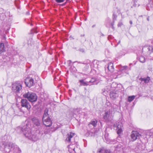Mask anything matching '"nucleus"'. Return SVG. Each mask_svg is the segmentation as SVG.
<instances>
[{
	"instance_id": "ea45409f",
	"label": "nucleus",
	"mask_w": 153,
	"mask_h": 153,
	"mask_svg": "<svg viewBox=\"0 0 153 153\" xmlns=\"http://www.w3.org/2000/svg\"><path fill=\"white\" fill-rule=\"evenodd\" d=\"M68 62H69V65H70V64H71V61L69 60V61H68Z\"/></svg>"
},
{
	"instance_id": "ddd939ff",
	"label": "nucleus",
	"mask_w": 153,
	"mask_h": 153,
	"mask_svg": "<svg viewBox=\"0 0 153 153\" xmlns=\"http://www.w3.org/2000/svg\"><path fill=\"white\" fill-rule=\"evenodd\" d=\"M21 150L17 145H15L12 149L10 150L9 152V153H21Z\"/></svg>"
},
{
	"instance_id": "e433bc0d",
	"label": "nucleus",
	"mask_w": 153,
	"mask_h": 153,
	"mask_svg": "<svg viewBox=\"0 0 153 153\" xmlns=\"http://www.w3.org/2000/svg\"><path fill=\"white\" fill-rule=\"evenodd\" d=\"M79 51H80L82 52H84L85 51L84 50L83 48L80 49Z\"/></svg>"
},
{
	"instance_id": "79ce46f5",
	"label": "nucleus",
	"mask_w": 153,
	"mask_h": 153,
	"mask_svg": "<svg viewBox=\"0 0 153 153\" xmlns=\"http://www.w3.org/2000/svg\"><path fill=\"white\" fill-rule=\"evenodd\" d=\"M66 2H65V3L63 4H62V5H65L66 4Z\"/></svg>"
},
{
	"instance_id": "a211bd4d",
	"label": "nucleus",
	"mask_w": 153,
	"mask_h": 153,
	"mask_svg": "<svg viewBox=\"0 0 153 153\" xmlns=\"http://www.w3.org/2000/svg\"><path fill=\"white\" fill-rule=\"evenodd\" d=\"M107 68L111 72H113L114 70L113 64L111 62L109 63L108 65Z\"/></svg>"
},
{
	"instance_id": "473e14b6",
	"label": "nucleus",
	"mask_w": 153,
	"mask_h": 153,
	"mask_svg": "<svg viewBox=\"0 0 153 153\" xmlns=\"http://www.w3.org/2000/svg\"><path fill=\"white\" fill-rule=\"evenodd\" d=\"M106 105L108 106L109 107V109H110V107L111 108V104L110 102L108 101H107L106 103Z\"/></svg>"
},
{
	"instance_id": "c9c22d12",
	"label": "nucleus",
	"mask_w": 153,
	"mask_h": 153,
	"mask_svg": "<svg viewBox=\"0 0 153 153\" xmlns=\"http://www.w3.org/2000/svg\"><path fill=\"white\" fill-rule=\"evenodd\" d=\"M4 10L2 8H0V14L3 13L4 12Z\"/></svg>"
},
{
	"instance_id": "f03ea898",
	"label": "nucleus",
	"mask_w": 153,
	"mask_h": 153,
	"mask_svg": "<svg viewBox=\"0 0 153 153\" xmlns=\"http://www.w3.org/2000/svg\"><path fill=\"white\" fill-rule=\"evenodd\" d=\"M75 142L72 143L68 146V151L70 153H81V150L76 146Z\"/></svg>"
},
{
	"instance_id": "72a5a7b5",
	"label": "nucleus",
	"mask_w": 153,
	"mask_h": 153,
	"mask_svg": "<svg viewBox=\"0 0 153 153\" xmlns=\"http://www.w3.org/2000/svg\"><path fill=\"white\" fill-rule=\"evenodd\" d=\"M115 85L117 86L115 82H113L112 84L111 85V90H113L112 88H115V87H114Z\"/></svg>"
},
{
	"instance_id": "5701e85b",
	"label": "nucleus",
	"mask_w": 153,
	"mask_h": 153,
	"mask_svg": "<svg viewBox=\"0 0 153 153\" xmlns=\"http://www.w3.org/2000/svg\"><path fill=\"white\" fill-rule=\"evenodd\" d=\"M146 48H147V49L149 51V54L153 50V47L152 46H144L143 48V49H145Z\"/></svg>"
},
{
	"instance_id": "49530a36",
	"label": "nucleus",
	"mask_w": 153,
	"mask_h": 153,
	"mask_svg": "<svg viewBox=\"0 0 153 153\" xmlns=\"http://www.w3.org/2000/svg\"><path fill=\"white\" fill-rule=\"evenodd\" d=\"M152 134H151L150 135L151 136Z\"/></svg>"
},
{
	"instance_id": "2f4dec72",
	"label": "nucleus",
	"mask_w": 153,
	"mask_h": 153,
	"mask_svg": "<svg viewBox=\"0 0 153 153\" xmlns=\"http://www.w3.org/2000/svg\"><path fill=\"white\" fill-rule=\"evenodd\" d=\"M128 66H124L122 67L120 69V71H123L124 70H126Z\"/></svg>"
},
{
	"instance_id": "c85d7f7f",
	"label": "nucleus",
	"mask_w": 153,
	"mask_h": 153,
	"mask_svg": "<svg viewBox=\"0 0 153 153\" xmlns=\"http://www.w3.org/2000/svg\"><path fill=\"white\" fill-rule=\"evenodd\" d=\"M97 121L96 120H94L91 121L90 123V124L93 125L95 127L97 125Z\"/></svg>"
},
{
	"instance_id": "aec40b11",
	"label": "nucleus",
	"mask_w": 153,
	"mask_h": 153,
	"mask_svg": "<svg viewBox=\"0 0 153 153\" xmlns=\"http://www.w3.org/2000/svg\"><path fill=\"white\" fill-rule=\"evenodd\" d=\"M32 121L33 123L36 126H39L40 125V123L39 120L36 117H34L32 119Z\"/></svg>"
},
{
	"instance_id": "2eb2a0df",
	"label": "nucleus",
	"mask_w": 153,
	"mask_h": 153,
	"mask_svg": "<svg viewBox=\"0 0 153 153\" xmlns=\"http://www.w3.org/2000/svg\"><path fill=\"white\" fill-rule=\"evenodd\" d=\"M98 152L99 153H115L114 151L112 152L110 149L103 148L99 149Z\"/></svg>"
},
{
	"instance_id": "c03bdc74",
	"label": "nucleus",
	"mask_w": 153,
	"mask_h": 153,
	"mask_svg": "<svg viewBox=\"0 0 153 153\" xmlns=\"http://www.w3.org/2000/svg\"><path fill=\"white\" fill-rule=\"evenodd\" d=\"M146 9H147V10H150V9H148V8H146Z\"/></svg>"
},
{
	"instance_id": "1a4fd4ad",
	"label": "nucleus",
	"mask_w": 153,
	"mask_h": 153,
	"mask_svg": "<svg viewBox=\"0 0 153 153\" xmlns=\"http://www.w3.org/2000/svg\"><path fill=\"white\" fill-rule=\"evenodd\" d=\"M140 137V134L137 131H133L131 134V138L133 141L139 139Z\"/></svg>"
},
{
	"instance_id": "4468645a",
	"label": "nucleus",
	"mask_w": 153,
	"mask_h": 153,
	"mask_svg": "<svg viewBox=\"0 0 153 153\" xmlns=\"http://www.w3.org/2000/svg\"><path fill=\"white\" fill-rule=\"evenodd\" d=\"M3 147H4V148L7 147L10 150L12 149L13 148L14 146H15L14 144H13V143L10 142L7 143L5 144L4 143H3Z\"/></svg>"
},
{
	"instance_id": "dca6fc26",
	"label": "nucleus",
	"mask_w": 153,
	"mask_h": 153,
	"mask_svg": "<svg viewBox=\"0 0 153 153\" xmlns=\"http://www.w3.org/2000/svg\"><path fill=\"white\" fill-rule=\"evenodd\" d=\"M117 92L116 91H111L110 93V96L112 100H114L118 96Z\"/></svg>"
},
{
	"instance_id": "4c0bfd02",
	"label": "nucleus",
	"mask_w": 153,
	"mask_h": 153,
	"mask_svg": "<svg viewBox=\"0 0 153 153\" xmlns=\"http://www.w3.org/2000/svg\"><path fill=\"white\" fill-rule=\"evenodd\" d=\"M122 25V23L121 22H120V23H118V27H119V26H121Z\"/></svg>"
},
{
	"instance_id": "6ab92c4d",
	"label": "nucleus",
	"mask_w": 153,
	"mask_h": 153,
	"mask_svg": "<svg viewBox=\"0 0 153 153\" xmlns=\"http://www.w3.org/2000/svg\"><path fill=\"white\" fill-rule=\"evenodd\" d=\"M79 81L80 82V85L87 86L91 85V84H90L89 83V82L88 83V82H85L83 79L80 80Z\"/></svg>"
},
{
	"instance_id": "9b49d317",
	"label": "nucleus",
	"mask_w": 153,
	"mask_h": 153,
	"mask_svg": "<svg viewBox=\"0 0 153 153\" xmlns=\"http://www.w3.org/2000/svg\"><path fill=\"white\" fill-rule=\"evenodd\" d=\"M123 147L120 144H119L115 147L114 152L115 153H122Z\"/></svg>"
},
{
	"instance_id": "58836bf2",
	"label": "nucleus",
	"mask_w": 153,
	"mask_h": 153,
	"mask_svg": "<svg viewBox=\"0 0 153 153\" xmlns=\"http://www.w3.org/2000/svg\"><path fill=\"white\" fill-rule=\"evenodd\" d=\"M129 23L131 25H132V21L131 20L129 21Z\"/></svg>"
},
{
	"instance_id": "37998d69",
	"label": "nucleus",
	"mask_w": 153,
	"mask_h": 153,
	"mask_svg": "<svg viewBox=\"0 0 153 153\" xmlns=\"http://www.w3.org/2000/svg\"><path fill=\"white\" fill-rule=\"evenodd\" d=\"M147 20H148V21H149V18H147Z\"/></svg>"
},
{
	"instance_id": "4be33fe9",
	"label": "nucleus",
	"mask_w": 153,
	"mask_h": 153,
	"mask_svg": "<svg viewBox=\"0 0 153 153\" xmlns=\"http://www.w3.org/2000/svg\"><path fill=\"white\" fill-rule=\"evenodd\" d=\"M4 45L3 43H0V54L4 52Z\"/></svg>"
},
{
	"instance_id": "c756f323",
	"label": "nucleus",
	"mask_w": 153,
	"mask_h": 153,
	"mask_svg": "<svg viewBox=\"0 0 153 153\" xmlns=\"http://www.w3.org/2000/svg\"><path fill=\"white\" fill-rule=\"evenodd\" d=\"M113 16H114V17L113 18L114 21H113V22H112L111 23L110 25H111V27L112 28H113V29H114V27L113 25H114V21L115 20V19L116 18L117 16H115L114 14H113Z\"/></svg>"
},
{
	"instance_id": "7ed1b4c3",
	"label": "nucleus",
	"mask_w": 153,
	"mask_h": 153,
	"mask_svg": "<svg viewBox=\"0 0 153 153\" xmlns=\"http://www.w3.org/2000/svg\"><path fill=\"white\" fill-rule=\"evenodd\" d=\"M23 97L27 98L28 100L31 102H35L37 100V97L36 94L34 93L28 92L23 95Z\"/></svg>"
},
{
	"instance_id": "f3484780",
	"label": "nucleus",
	"mask_w": 153,
	"mask_h": 153,
	"mask_svg": "<svg viewBox=\"0 0 153 153\" xmlns=\"http://www.w3.org/2000/svg\"><path fill=\"white\" fill-rule=\"evenodd\" d=\"M108 134L106 132L105 133V134L104 135V137L105 140H106V142L108 143H111V144H114V141L113 140H110L108 138ZM115 142V141H114Z\"/></svg>"
},
{
	"instance_id": "423d86ee",
	"label": "nucleus",
	"mask_w": 153,
	"mask_h": 153,
	"mask_svg": "<svg viewBox=\"0 0 153 153\" xmlns=\"http://www.w3.org/2000/svg\"><path fill=\"white\" fill-rule=\"evenodd\" d=\"M22 85L19 82H17L12 85L13 90L16 92H18L22 89Z\"/></svg>"
},
{
	"instance_id": "6e6552de",
	"label": "nucleus",
	"mask_w": 153,
	"mask_h": 153,
	"mask_svg": "<svg viewBox=\"0 0 153 153\" xmlns=\"http://www.w3.org/2000/svg\"><path fill=\"white\" fill-rule=\"evenodd\" d=\"M21 105L23 107H25L28 110L30 109V105L27 100L26 99H23L21 100Z\"/></svg>"
},
{
	"instance_id": "412c9836",
	"label": "nucleus",
	"mask_w": 153,
	"mask_h": 153,
	"mask_svg": "<svg viewBox=\"0 0 153 153\" xmlns=\"http://www.w3.org/2000/svg\"><path fill=\"white\" fill-rule=\"evenodd\" d=\"M143 149L141 148V145H139L135 149V151L136 152L138 153H141Z\"/></svg>"
},
{
	"instance_id": "7c9ffc66",
	"label": "nucleus",
	"mask_w": 153,
	"mask_h": 153,
	"mask_svg": "<svg viewBox=\"0 0 153 153\" xmlns=\"http://www.w3.org/2000/svg\"><path fill=\"white\" fill-rule=\"evenodd\" d=\"M140 61L141 62H144L145 61V57L143 56H141L140 58Z\"/></svg>"
},
{
	"instance_id": "cd10ccee",
	"label": "nucleus",
	"mask_w": 153,
	"mask_h": 153,
	"mask_svg": "<svg viewBox=\"0 0 153 153\" xmlns=\"http://www.w3.org/2000/svg\"><path fill=\"white\" fill-rule=\"evenodd\" d=\"M108 91H109V90H106L105 88L103 89L102 90V93L103 95L106 96L107 95V93H108Z\"/></svg>"
},
{
	"instance_id": "9d476101",
	"label": "nucleus",
	"mask_w": 153,
	"mask_h": 153,
	"mask_svg": "<svg viewBox=\"0 0 153 153\" xmlns=\"http://www.w3.org/2000/svg\"><path fill=\"white\" fill-rule=\"evenodd\" d=\"M42 120L44 124L46 126L49 127L51 125L52 123L50 117L42 118Z\"/></svg>"
},
{
	"instance_id": "f8f14e48",
	"label": "nucleus",
	"mask_w": 153,
	"mask_h": 153,
	"mask_svg": "<svg viewBox=\"0 0 153 153\" xmlns=\"http://www.w3.org/2000/svg\"><path fill=\"white\" fill-rule=\"evenodd\" d=\"M75 135V134L74 133L71 132L68 133L67 135L66 141L69 142H71V140L73 139V138Z\"/></svg>"
},
{
	"instance_id": "bb28decb",
	"label": "nucleus",
	"mask_w": 153,
	"mask_h": 153,
	"mask_svg": "<svg viewBox=\"0 0 153 153\" xmlns=\"http://www.w3.org/2000/svg\"><path fill=\"white\" fill-rule=\"evenodd\" d=\"M136 96H130L128 97V101L129 102H131L135 98Z\"/></svg>"
},
{
	"instance_id": "f257e3e1",
	"label": "nucleus",
	"mask_w": 153,
	"mask_h": 153,
	"mask_svg": "<svg viewBox=\"0 0 153 153\" xmlns=\"http://www.w3.org/2000/svg\"><path fill=\"white\" fill-rule=\"evenodd\" d=\"M32 125L30 121H27L25 125L22 127L18 128V130H21L25 136L29 139L34 141H36L39 139L36 134L31 132V128Z\"/></svg>"
},
{
	"instance_id": "393cba45",
	"label": "nucleus",
	"mask_w": 153,
	"mask_h": 153,
	"mask_svg": "<svg viewBox=\"0 0 153 153\" xmlns=\"http://www.w3.org/2000/svg\"><path fill=\"white\" fill-rule=\"evenodd\" d=\"M150 79V77H148L146 78H140V80L142 81H144L145 83H148Z\"/></svg>"
},
{
	"instance_id": "f704fd0d",
	"label": "nucleus",
	"mask_w": 153,
	"mask_h": 153,
	"mask_svg": "<svg viewBox=\"0 0 153 153\" xmlns=\"http://www.w3.org/2000/svg\"><path fill=\"white\" fill-rule=\"evenodd\" d=\"M49 129H45L44 133L45 134H48L49 133Z\"/></svg>"
},
{
	"instance_id": "a19ab883",
	"label": "nucleus",
	"mask_w": 153,
	"mask_h": 153,
	"mask_svg": "<svg viewBox=\"0 0 153 153\" xmlns=\"http://www.w3.org/2000/svg\"><path fill=\"white\" fill-rule=\"evenodd\" d=\"M120 41H119L118 42V43H117V44H119L120 43Z\"/></svg>"
},
{
	"instance_id": "39448f33",
	"label": "nucleus",
	"mask_w": 153,
	"mask_h": 153,
	"mask_svg": "<svg viewBox=\"0 0 153 153\" xmlns=\"http://www.w3.org/2000/svg\"><path fill=\"white\" fill-rule=\"evenodd\" d=\"M114 129L117 131V134H119L122 132L123 126L121 123L117 122L114 126Z\"/></svg>"
},
{
	"instance_id": "b1692460",
	"label": "nucleus",
	"mask_w": 153,
	"mask_h": 153,
	"mask_svg": "<svg viewBox=\"0 0 153 153\" xmlns=\"http://www.w3.org/2000/svg\"><path fill=\"white\" fill-rule=\"evenodd\" d=\"M48 110L47 108H46L45 109L44 111V113L43 115L42 118H45L47 117H49L48 116Z\"/></svg>"
},
{
	"instance_id": "20e7f679",
	"label": "nucleus",
	"mask_w": 153,
	"mask_h": 153,
	"mask_svg": "<svg viewBox=\"0 0 153 153\" xmlns=\"http://www.w3.org/2000/svg\"><path fill=\"white\" fill-rule=\"evenodd\" d=\"M110 109L105 110L103 114V119L107 123L111 121L112 120V116Z\"/></svg>"
},
{
	"instance_id": "a18cd8bd",
	"label": "nucleus",
	"mask_w": 153,
	"mask_h": 153,
	"mask_svg": "<svg viewBox=\"0 0 153 153\" xmlns=\"http://www.w3.org/2000/svg\"><path fill=\"white\" fill-rule=\"evenodd\" d=\"M149 4H148V6H149Z\"/></svg>"
},
{
	"instance_id": "a878e982",
	"label": "nucleus",
	"mask_w": 153,
	"mask_h": 153,
	"mask_svg": "<svg viewBox=\"0 0 153 153\" xmlns=\"http://www.w3.org/2000/svg\"><path fill=\"white\" fill-rule=\"evenodd\" d=\"M96 79L95 78L93 77L92 78L91 80L89 82H88V83L89 82V83L90 84H91V85L95 84L94 82L96 81Z\"/></svg>"
},
{
	"instance_id": "0eeeda50",
	"label": "nucleus",
	"mask_w": 153,
	"mask_h": 153,
	"mask_svg": "<svg viewBox=\"0 0 153 153\" xmlns=\"http://www.w3.org/2000/svg\"><path fill=\"white\" fill-rule=\"evenodd\" d=\"M25 83L29 87H30L34 84V81L32 78L27 77L25 80Z\"/></svg>"
}]
</instances>
